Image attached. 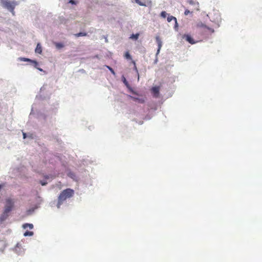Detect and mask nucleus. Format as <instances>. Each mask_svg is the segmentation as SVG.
I'll return each mask as SVG.
<instances>
[{
  "label": "nucleus",
  "instance_id": "nucleus-20",
  "mask_svg": "<svg viewBox=\"0 0 262 262\" xmlns=\"http://www.w3.org/2000/svg\"><path fill=\"white\" fill-rule=\"evenodd\" d=\"M132 62L134 65V70L138 73V69H137V68L136 67V64L135 61H134V60H132Z\"/></svg>",
  "mask_w": 262,
  "mask_h": 262
},
{
  "label": "nucleus",
  "instance_id": "nucleus-16",
  "mask_svg": "<svg viewBox=\"0 0 262 262\" xmlns=\"http://www.w3.org/2000/svg\"><path fill=\"white\" fill-rule=\"evenodd\" d=\"M55 46H56V48H57L58 49H60V48L63 47V45L61 43H58V42L56 43Z\"/></svg>",
  "mask_w": 262,
  "mask_h": 262
},
{
  "label": "nucleus",
  "instance_id": "nucleus-23",
  "mask_svg": "<svg viewBox=\"0 0 262 262\" xmlns=\"http://www.w3.org/2000/svg\"><path fill=\"white\" fill-rule=\"evenodd\" d=\"M190 11L188 10V9H186L185 10V12H184V14L185 15H187L189 13H190Z\"/></svg>",
  "mask_w": 262,
  "mask_h": 262
},
{
  "label": "nucleus",
  "instance_id": "nucleus-21",
  "mask_svg": "<svg viewBox=\"0 0 262 262\" xmlns=\"http://www.w3.org/2000/svg\"><path fill=\"white\" fill-rule=\"evenodd\" d=\"M158 50H157V54H158L161 50V48L162 47V42L161 43H159L158 44Z\"/></svg>",
  "mask_w": 262,
  "mask_h": 262
},
{
  "label": "nucleus",
  "instance_id": "nucleus-26",
  "mask_svg": "<svg viewBox=\"0 0 262 262\" xmlns=\"http://www.w3.org/2000/svg\"><path fill=\"white\" fill-rule=\"evenodd\" d=\"M123 78H124L123 82H124L125 84H127V81H126V79H125L124 77H123Z\"/></svg>",
  "mask_w": 262,
  "mask_h": 262
},
{
  "label": "nucleus",
  "instance_id": "nucleus-29",
  "mask_svg": "<svg viewBox=\"0 0 262 262\" xmlns=\"http://www.w3.org/2000/svg\"><path fill=\"white\" fill-rule=\"evenodd\" d=\"M23 137L24 139L26 138V133H23Z\"/></svg>",
  "mask_w": 262,
  "mask_h": 262
},
{
  "label": "nucleus",
  "instance_id": "nucleus-24",
  "mask_svg": "<svg viewBox=\"0 0 262 262\" xmlns=\"http://www.w3.org/2000/svg\"><path fill=\"white\" fill-rule=\"evenodd\" d=\"M204 27L208 29L209 30H210L211 32H214V30L213 29H211V28H210L209 27H207L206 26H204Z\"/></svg>",
  "mask_w": 262,
  "mask_h": 262
},
{
  "label": "nucleus",
  "instance_id": "nucleus-14",
  "mask_svg": "<svg viewBox=\"0 0 262 262\" xmlns=\"http://www.w3.org/2000/svg\"><path fill=\"white\" fill-rule=\"evenodd\" d=\"M23 227L24 228L29 227L30 229H32L33 228V225L31 224H25L23 225Z\"/></svg>",
  "mask_w": 262,
  "mask_h": 262
},
{
  "label": "nucleus",
  "instance_id": "nucleus-10",
  "mask_svg": "<svg viewBox=\"0 0 262 262\" xmlns=\"http://www.w3.org/2000/svg\"><path fill=\"white\" fill-rule=\"evenodd\" d=\"M19 60L24 61H31L34 62L35 64H37V62L36 61H32L31 59L24 57L19 58Z\"/></svg>",
  "mask_w": 262,
  "mask_h": 262
},
{
  "label": "nucleus",
  "instance_id": "nucleus-2",
  "mask_svg": "<svg viewBox=\"0 0 262 262\" xmlns=\"http://www.w3.org/2000/svg\"><path fill=\"white\" fill-rule=\"evenodd\" d=\"M1 3L4 8L7 9L13 15H14L15 12L14 10L16 5H17V3L15 2H10L8 0H1Z\"/></svg>",
  "mask_w": 262,
  "mask_h": 262
},
{
  "label": "nucleus",
  "instance_id": "nucleus-6",
  "mask_svg": "<svg viewBox=\"0 0 262 262\" xmlns=\"http://www.w3.org/2000/svg\"><path fill=\"white\" fill-rule=\"evenodd\" d=\"M128 97L133 101L138 102L140 103H143L145 101L142 98H139L132 96H128Z\"/></svg>",
  "mask_w": 262,
  "mask_h": 262
},
{
  "label": "nucleus",
  "instance_id": "nucleus-27",
  "mask_svg": "<svg viewBox=\"0 0 262 262\" xmlns=\"http://www.w3.org/2000/svg\"><path fill=\"white\" fill-rule=\"evenodd\" d=\"M188 3L191 5H192L193 4V2L192 0H189L188 1Z\"/></svg>",
  "mask_w": 262,
  "mask_h": 262
},
{
  "label": "nucleus",
  "instance_id": "nucleus-8",
  "mask_svg": "<svg viewBox=\"0 0 262 262\" xmlns=\"http://www.w3.org/2000/svg\"><path fill=\"white\" fill-rule=\"evenodd\" d=\"M67 174H68V177H70L74 180H76V176L74 172H73L72 171H69V172H68Z\"/></svg>",
  "mask_w": 262,
  "mask_h": 262
},
{
  "label": "nucleus",
  "instance_id": "nucleus-18",
  "mask_svg": "<svg viewBox=\"0 0 262 262\" xmlns=\"http://www.w3.org/2000/svg\"><path fill=\"white\" fill-rule=\"evenodd\" d=\"M167 13L165 11H162L161 13V16L163 18H165L167 16Z\"/></svg>",
  "mask_w": 262,
  "mask_h": 262
},
{
  "label": "nucleus",
  "instance_id": "nucleus-7",
  "mask_svg": "<svg viewBox=\"0 0 262 262\" xmlns=\"http://www.w3.org/2000/svg\"><path fill=\"white\" fill-rule=\"evenodd\" d=\"M35 52L37 53L41 54L42 53V48L40 43H37L35 49Z\"/></svg>",
  "mask_w": 262,
  "mask_h": 262
},
{
  "label": "nucleus",
  "instance_id": "nucleus-9",
  "mask_svg": "<svg viewBox=\"0 0 262 262\" xmlns=\"http://www.w3.org/2000/svg\"><path fill=\"white\" fill-rule=\"evenodd\" d=\"M167 20L168 22H170L171 21L173 20H174L175 23L176 24H177V19L175 17L173 16L168 15Z\"/></svg>",
  "mask_w": 262,
  "mask_h": 262
},
{
  "label": "nucleus",
  "instance_id": "nucleus-17",
  "mask_svg": "<svg viewBox=\"0 0 262 262\" xmlns=\"http://www.w3.org/2000/svg\"><path fill=\"white\" fill-rule=\"evenodd\" d=\"M105 67L111 71V72L113 75H115V72L114 70L111 67H110L108 66H105Z\"/></svg>",
  "mask_w": 262,
  "mask_h": 262
},
{
  "label": "nucleus",
  "instance_id": "nucleus-19",
  "mask_svg": "<svg viewBox=\"0 0 262 262\" xmlns=\"http://www.w3.org/2000/svg\"><path fill=\"white\" fill-rule=\"evenodd\" d=\"M156 41L158 44L161 43L162 42L159 36H156Z\"/></svg>",
  "mask_w": 262,
  "mask_h": 262
},
{
  "label": "nucleus",
  "instance_id": "nucleus-5",
  "mask_svg": "<svg viewBox=\"0 0 262 262\" xmlns=\"http://www.w3.org/2000/svg\"><path fill=\"white\" fill-rule=\"evenodd\" d=\"M183 38H185L187 41H188L190 44H194L195 43V41H194L193 39L191 37L190 35L188 34H184L183 36Z\"/></svg>",
  "mask_w": 262,
  "mask_h": 262
},
{
  "label": "nucleus",
  "instance_id": "nucleus-4",
  "mask_svg": "<svg viewBox=\"0 0 262 262\" xmlns=\"http://www.w3.org/2000/svg\"><path fill=\"white\" fill-rule=\"evenodd\" d=\"M152 93L154 94L155 97L157 98L159 95V91H160V87L159 86H154L151 89Z\"/></svg>",
  "mask_w": 262,
  "mask_h": 262
},
{
  "label": "nucleus",
  "instance_id": "nucleus-31",
  "mask_svg": "<svg viewBox=\"0 0 262 262\" xmlns=\"http://www.w3.org/2000/svg\"><path fill=\"white\" fill-rule=\"evenodd\" d=\"M39 70L40 71H42V69H39Z\"/></svg>",
  "mask_w": 262,
  "mask_h": 262
},
{
  "label": "nucleus",
  "instance_id": "nucleus-12",
  "mask_svg": "<svg viewBox=\"0 0 262 262\" xmlns=\"http://www.w3.org/2000/svg\"><path fill=\"white\" fill-rule=\"evenodd\" d=\"M124 57L127 59H128V60H131L132 59V57L129 53L128 51H127L125 53V54H124Z\"/></svg>",
  "mask_w": 262,
  "mask_h": 262
},
{
  "label": "nucleus",
  "instance_id": "nucleus-11",
  "mask_svg": "<svg viewBox=\"0 0 262 262\" xmlns=\"http://www.w3.org/2000/svg\"><path fill=\"white\" fill-rule=\"evenodd\" d=\"M74 35L77 37L80 36H85L87 35V33L85 32H79L78 33L75 34Z\"/></svg>",
  "mask_w": 262,
  "mask_h": 262
},
{
  "label": "nucleus",
  "instance_id": "nucleus-22",
  "mask_svg": "<svg viewBox=\"0 0 262 262\" xmlns=\"http://www.w3.org/2000/svg\"><path fill=\"white\" fill-rule=\"evenodd\" d=\"M136 2L138 3L140 6H145V5L142 3H141L139 0H135Z\"/></svg>",
  "mask_w": 262,
  "mask_h": 262
},
{
  "label": "nucleus",
  "instance_id": "nucleus-3",
  "mask_svg": "<svg viewBox=\"0 0 262 262\" xmlns=\"http://www.w3.org/2000/svg\"><path fill=\"white\" fill-rule=\"evenodd\" d=\"M14 205V202L11 199H7L6 200V204L3 212V216L5 218L8 215V213L12 210Z\"/></svg>",
  "mask_w": 262,
  "mask_h": 262
},
{
  "label": "nucleus",
  "instance_id": "nucleus-30",
  "mask_svg": "<svg viewBox=\"0 0 262 262\" xmlns=\"http://www.w3.org/2000/svg\"><path fill=\"white\" fill-rule=\"evenodd\" d=\"M132 92H133V94H134L138 95V94H137V93L136 92H135L133 91Z\"/></svg>",
  "mask_w": 262,
  "mask_h": 262
},
{
  "label": "nucleus",
  "instance_id": "nucleus-15",
  "mask_svg": "<svg viewBox=\"0 0 262 262\" xmlns=\"http://www.w3.org/2000/svg\"><path fill=\"white\" fill-rule=\"evenodd\" d=\"M33 232H32V231H26L24 234V235L25 236H32L33 235Z\"/></svg>",
  "mask_w": 262,
  "mask_h": 262
},
{
  "label": "nucleus",
  "instance_id": "nucleus-1",
  "mask_svg": "<svg viewBox=\"0 0 262 262\" xmlns=\"http://www.w3.org/2000/svg\"><path fill=\"white\" fill-rule=\"evenodd\" d=\"M74 193V190L70 188H67L63 190L58 196V204L62 203L67 199L72 197Z\"/></svg>",
  "mask_w": 262,
  "mask_h": 262
},
{
  "label": "nucleus",
  "instance_id": "nucleus-13",
  "mask_svg": "<svg viewBox=\"0 0 262 262\" xmlns=\"http://www.w3.org/2000/svg\"><path fill=\"white\" fill-rule=\"evenodd\" d=\"M139 33H137L136 34H133L130 36V38H132V39H133L135 40H137L139 38Z\"/></svg>",
  "mask_w": 262,
  "mask_h": 262
},
{
  "label": "nucleus",
  "instance_id": "nucleus-25",
  "mask_svg": "<svg viewBox=\"0 0 262 262\" xmlns=\"http://www.w3.org/2000/svg\"><path fill=\"white\" fill-rule=\"evenodd\" d=\"M40 184H41L42 186H45V185H46L47 184V182H46L40 181Z\"/></svg>",
  "mask_w": 262,
  "mask_h": 262
},
{
  "label": "nucleus",
  "instance_id": "nucleus-28",
  "mask_svg": "<svg viewBox=\"0 0 262 262\" xmlns=\"http://www.w3.org/2000/svg\"><path fill=\"white\" fill-rule=\"evenodd\" d=\"M70 3H72V4H75V2H74V1H73V0H70Z\"/></svg>",
  "mask_w": 262,
  "mask_h": 262
}]
</instances>
